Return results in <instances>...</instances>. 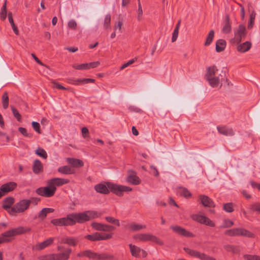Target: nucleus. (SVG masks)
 <instances>
[{"instance_id": "61", "label": "nucleus", "mask_w": 260, "mask_h": 260, "mask_svg": "<svg viewBox=\"0 0 260 260\" xmlns=\"http://www.w3.org/2000/svg\"><path fill=\"white\" fill-rule=\"evenodd\" d=\"M122 25V20H118L117 22H116L115 25H114V29L115 30H119V32H121V26Z\"/></svg>"}, {"instance_id": "56", "label": "nucleus", "mask_w": 260, "mask_h": 260, "mask_svg": "<svg viewBox=\"0 0 260 260\" xmlns=\"http://www.w3.org/2000/svg\"><path fill=\"white\" fill-rule=\"evenodd\" d=\"M11 110L14 117L17 119L18 121H20L21 119V116L18 110L13 106H11Z\"/></svg>"}, {"instance_id": "54", "label": "nucleus", "mask_w": 260, "mask_h": 260, "mask_svg": "<svg viewBox=\"0 0 260 260\" xmlns=\"http://www.w3.org/2000/svg\"><path fill=\"white\" fill-rule=\"evenodd\" d=\"M105 219L109 223L115 224L117 226L120 225L119 220L117 219L114 218V217L111 216H107L106 217Z\"/></svg>"}, {"instance_id": "14", "label": "nucleus", "mask_w": 260, "mask_h": 260, "mask_svg": "<svg viewBox=\"0 0 260 260\" xmlns=\"http://www.w3.org/2000/svg\"><path fill=\"white\" fill-rule=\"evenodd\" d=\"M70 182L68 179L54 178L48 180L47 184H50L53 187L60 186L63 184L68 183Z\"/></svg>"}, {"instance_id": "16", "label": "nucleus", "mask_w": 260, "mask_h": 260, "mask_svg": "<svg viewBox=\"0 0 260 260\" xmlns=\"http://www.w3.org/2000/svg\"><path fill=\"white\" fill-rule=\"evenodd\" d=\"M184 250L191 256L198 258L201 260H204L205 253L200 251L189 249L188 248L184 247Z\"/></svg>"}, {"instance_id": "5", "label": "nucleus", "mask_w": 260, "mask_h": 260, "mask_svg": "<svg viewBox=\"0 0 260 260\" xmlns=\"http://www.w3.org/2000/svg\"><path fill=\"white\" fill-rule=\"evenodd\" d=\"M71 225H75L76 223H83L87 221V215L85 212L80 213H72L69 214Z\"/></svg>"}, {"instance_id": "46", "label": "nucleus", "mask_w": 260, "mask_h": 260, "mask_svg": "<svg viewBox=\"0 0 260 260\" xmlns=\"http://www.w3.org/2000/svg\"><path fill=\"white\" fill-rule=\"evenodd\" d=\"M231 30V26L229 22V18H227L222 28V31L225 34H228Z\"/></svg>"}, {"instance_id": "58", "label": "nucleus", "mask_w": 260, "mask_h": 260, "mask_svg": "<svg viewBox=\"0 0 260 260\" xmlns=\"http://www.w3.org/2000/svg\"><path fill=\"white\" fill-rule=\"evenodd\" d=\"M68 26L70 28L75 30L77 28V24L75 20L72 19L68 22Z\"/></svg>"}, {"instance_id": "28", "label": "nucleus", "mask_w": 260, "mask_h": 260, "mask_svg": "<svg viewBox=\"0 0 260 260\" xmlns=\"http://www.w3.org/2000/svg\"><path fill=\"white\" fill-rule=\"evenodd\" d=\"M57 171L62 174L66 175L73 174L74 173V170L68 166H63L59 167L57 169Z\"/></svg>"}, {"instance_id": "15", "label": "nucleus", "mask_w": 260, "mask_h": 260, "mask_svg": "<svg viewBox=\"0 0 260 260\" xmlns=\"http://www.w3.org/2000/svg\"><path fill=\"white\" fill-rule=\"evenodd\" d=\"M17 184L14 182H9L8 183H5L2 185L0 188L1 191L3 192L4 196L6 194L9 192H11L14 190V189L16 187Z\"/></svg>"}, {"instance_id": "38", "label": "nucleus", "mask_w": 260, "mask_h": 260, "mask_svg": "<svg viewBox=\"0 0 260 260\" xmlns=\"http://www.w3.org/2000/svg\"><path fill=\"white\" fill-rule=\"evenodd\" d=\"M7 17V0H5L3 6L0 12V18L2 20H4Z\"/></svg>"}, {"instance_id": "53", "label": "nucleus", "mask_w": 260, "mask_h": 260, "mask_svg": "<svg viewBox=\"0 0 260 260\" xmlns=\"http://www.w3.org/2000/svg\"><path fill=\"white\" fill-rule=\"evenodd\" d=\"M243 257L245 260H260V256L257 255L245 254Z\"/></svg>"}, {"instance_id": "43", "label": "nucleus", "mask_w": 260, "mask_h": 260, "mask_svg": "<svg viewBox=\"0 0 260 260\" xmlns=\"http://www.w3.org/2000/svg\"><path fill=\"white\" fill-rule=\"evenodd\" d=\"M111 15L110 14H107L105 17L104 22V27L105 28L108 29L111 28Z\"/></svg>"}, {"instance_id": "51", "label": "nucleus", "mask_w": 260, "mask_h": 260, "mask_svg": "<svg viewBox=\"0 0 260 260\" xmlns=\"http://www.w3.org/2000/svg\"><path fill=\"white\" fill-rule=\"evenodd\" d=\"M234 225V222L229 219H224L223 224L220 225V228L224 229L230 228Z\"/></svg>"}, {"instance_id": "32", "label": "nucleus", "mask_w": 260, "mask_h": 260, "mask_svg": "<svg viewBox=\"0 0 260 260\" xmlns=\"http://www.w3.org/2000/svg\"><path fill=\"white\" fill-rule=\"evenodd\" d=\"M54 209L50 208H45L40 211L38 217L41 219H44L48 213H52Z\"/></svg>"}, {"instance_id": "25", "label": "nucleus", "mask_w": 260, "mask_h": 260, "mask_svg": "<svg viewBox=\"0 0 260 260\" xmlns=\"http://www.w3.org/2000/svg\"><path fill=\"white\" fill-rule=\"evenodd\" d=\"M14 202V199L12 197H7L3 201V208L6 210L9 213V211L11 209V206Z\"/></svg>"}, {"instance_id": "26", "label": "nucleus", "mask_w": 260, "mask_h": 260, "mask_svg": "<svg viewBox=\"0 0 260 260\" xmlns=\"http://www.w3.org/2000/svg\"><path fill=\"white\" fill-rule=\"evenodd\" d=\"M126 228L133 232H136L145 229L146 226L144 224H138L133 222L127 224Z\"/></svg>"}, {"instance_id": "47", "label": "nucleus", "mask_w": 260, "mask_h": 260, "mask_svg": "<svg viewBox=\"0 0 260 260\" xmlns=\"http://www.w3.org/2000/svg\"><path fill=\"white\" fill-rule=\"evenodd\" d=\"M36 154L45 159L47 157V154L46 151L43 148H39L36 149Z\"/></svg>"}, {"instance_id": "19", "label": "nucleus", "mask_w": 260, "mask_h": 260, "mask_svg": "<svg viewBox=\"0 0 260 260\" xmlns=\"http://www.w3.org/2000/svg\"><path fill=\"white\" fill-rule=\"evenodd\" d=\"M217 129L219 133L226 136H232L234 135L233 129L226 126H217Z\"/></svg>"}, {"instance_id": "2", "label": "nucleus", "mask_w": 260, "mask_h": 260, "mask_svg": "<svg viewBox=\"0 0 260 260\" xmlns=\"http://www.w3.org/2000/svg\"><path fill=\"white\" fill-rule=\"evenodd\" d=\"M217 71L218 70L215 66L209 67L206 75V79L208 80L210 85L213 88L217 87L223 79L224 76L221 74H219L217 76Z\"/></svg>"}, {"instance_id": "27", "label": "nucleus", "mask_w": 260, "mask_h": 260, "mask_svg": "<svg viewBox=\"0 0 260 260\" xmlns=\"http://www.w3.org/2000/svg\"><path fill=\"white\" fill-rule=\"evenodd\" d=\"M68 162L74 167L78 168L83 166L84 164L83 161L79 159L73 158H68Z\"/></svg>"}, {"instance_id": "7", "label": "nucleus", "mask_w": 260, "mask_h": 260, "mask_svg": "<svg viewBox=\"0 0 260 260\" xmlns=\"http://www.w3.org/2000/svg\"><path fill=\"white\" fill-rule=\"evenodd\" d=\"M234 38L233 41L235 43L239 44L243 38H244L246 35V30L245 26L243 24L239 25L237 29L234 30Z\"/></svg>"}, {"instance_id": "45", "label": "nucleus", "mask_w": 260, "mask_h": 260, "mask_svg": "<svg viewBox=\"0 0 260 260\" xmlns=\"http://www.w3.org/2000/svg\"><path fill=\"white\" fill-rule=\"evenodd\" d=\"M240 236H245L249 238L254 237L253 234L243 228H240Z\"/></svg>"}, {"instance_id": "12", "label": "nucleus", "mask_w": 260, "mask_h": 260, "mask_svg": "<svg viewBox=\"0 0 260 260\" xmlns=\"http://www.w3.org/2000/svg\"><path fill=\"white\" fill-rule=\"evenodd\" d=\"M110 187L112 188V191L119 196H121L122 192L123 191H130L132 190V188L130 187L115 184L111 185Z\"/></svg>"}, {"instance_id": "48", "label": "nucleus", "mask_w": 260, "mask_h": 260, "mask_svg": "<svg viewBox=\"0 0 260 260\" xmlns=\"http://www.w3.org/2000/svg\"><path fill=\"white\" fill-rule=\"evenodd\" d=\"M223 210L228 213H231L234 211V206L232 203H228L223 205Z\"/></svg>"}, {"instance_id": "33", "label": "nucleus", "mask_w": 260, "mask_h": 260, "mask_svg": "<svg viewBox=\"0 0 260 260\" xmlns=\"http://www.w3.org/2000/svg\"><path fill=\"white\" fill-rule=\"evenodd\" d=\"M224 234L230 236H240V228H235L226 230Z\"/></svg>"}, {"instance_id": "63", "label": "nucleus", "mask_w": 260, "mask_h": 260, "mask_svg": "<svg viewBox=\"0 0 260 260\" xmlns=\"http://www.w3.org/2000/svg\"><path fill=\"white\" fill-rule=\"evenodd\" d=\"M150 171L151 172V173L153 174L155 176L157 177L159 176V172L155 167L153 166H151Z\"/></svg>"}, {"instance_id": "50", "label": "nucleus", "mask_w": 260, "mask_h": 260, "mask_svg": "<svg viewBox=\"0 0 260 260\" xmlns=\"http://www.w3.org/2000/svg\"><path fill=\"white\" fill-rule=\"evenodd\" d=\"M138 8L137 11V19L138 21H141L143 19V10L141 6V3H138Z\"/></svg>"}, {"instance_id": "24", "label": "nucleus", "mask_w": 260, "mask_h": 260, "mask_svg": "<svg viewBox=\"0 0 260 260\" xmlns=\"http://www.w3.org/2000/svg\"><path fill=\"white\" fill-rule=\"evenodd\" d=\"M126 181L133 185H138L140 183L139 178L134 172L130 173L128 174L126 178Z\"/></svg>"}, {"instance_id": "60", "label": "nucleus", "mask_w": 260, "mask_h": 260, "mask_svg": "<svg viewBox=\"0 0 260 260\" xmlns=\"http://www.w3.org/2000/svg\"><path fill=\"white\" fill-rule=\"evenodd\" d=\"M19 131L24 136L27 137H31V135L27 133V131L26 128L22 127H20L18 128Z\"/></svg>"}, {"instance_id": "37", "label": "nucleus", "mask_w": 260, "mask_h": 260, "mask_svg": "<svg viewBox=\"0 0 260 260\" xmlns=\"http://www.w3.org/2000/svg\"><path fill=\"white\" fill-rule=\"evenodd\" d=\"M113 256L112 255L102 253H99L98 254V260H112L113 259Z\"/></svg>"}, {"instance_id": "41", "label": "nucleus", "mask_w": 260, "mask_h": 260, "mask_svg": "<svg viewBox=\"0 0 260 260\" xmlns=\"http://www.w3.org/2000/svg\"><path fill=\"white\" fill-rule=\"evenodd\" d=\"M2 102L3 108L5 109H7L9 106V96L7 92H4L3 94Z\"/></svg>"}, {"instance_id": "55", "label": "nucleus", "mask_w": 260, "mask_h": 260, "mask_svg": "<svg viewBox=\"0 0 260 260\" xmlns=\"http://www.w3.org/2000/svg\"><path fill=\"white\" fill-rule=\"evenodd\" d=\"M73 68L79 70H87L88 69V63L80 64H75L73 66Z\"/></svg>"}, {"instance_id": "10", "label": "nucleus", "mask_w": 260, "mask_h": 260, "mask_svg": "<svg viewBox=\"0 0 260 260\" xmlns=\"http://www.w3.org/2000/svg\"><path fill=\"white\" fill-rule=\"evenodd\" d=\"M51 222L56 226H72L69 214L65 217L53 219Z\"/></svg>"}, {"instance_id": "29", "label": "nucleus", "mask_w": 260, "mask_h": 260, "mask_svg": "<svg viewBox=\"0 0 260 260\" xmlns=\"http://www.w3.org/2000/svg\"><path fill=\"white\" fill-rule=\"evenodd\" d=\"M176 192L178 194L185 198H188L191 196L190 191L186 188L183 187H178L176 190Z\"/></svg>"}, {"instance_id": "21", "label": "nucleus", "mask_w": 260, "mask_h": 260, "mask_svg": "<svg viewBox=\"0 0 260 260\" xmlns=\"http://www.w3.org/2000/svg\"><path fill=\"white\" fill-rule=\"evenodd\" d=\"M54 241L53 238H50L44 241L38 243L36 245V249L38 250H41L51 245Z\"/></svg>"}, {"instance_id": "42", "label": "nucleus", "mask_w": 260, "mask_h": 260, "mask_svg": "<svg viewBox=\"0 0 260 260\" xmlns=\"http://www.w3.org/2000/svg\"><path fill=\"white\" fill-rule=\"evenodd\" d=\"M40 260H56L55 253H50L40 256Z\"/></svg>"}, {"instance_id": "3", "label": "nucleus", "mask_w": 260, "mask_h": 260, "mask_svg": "<svg viewBox=\"0 0 260 260\" xmlns=\"http://www.w3.org/2000/svg\"><path fill=\"white\" fill-rule=\"evenodd\" d=\"M135 239H138L143 242L151 241L162 246L164 245L163 241L157 237L150 234H139L134 236Z\"/></svg>"}, {"instance_id": "64", "label": "nucleus", "mask_w": 260, "mask_h": 260, "mask_svg": "<svg viewBox=\"0 0 260 260\" xmlns=\"http://www.w3.org/2000/svg\"><path fill=\"white\" fill-rule=\"evenodd\" d=\"M135 61L134 59H132L129 60L127 62L124 63L120 68V70H123L124 68H126L128 66L133 64Z\"/></svg>"}, {"instance_id": "34", "label": "nucleus", "mask_w": 260, "mask_h": 260, "mask_svg": "<svg viewBox=\"0 0 260 260\" xmlns=\"http://www.w3.org/2000/svg\"><path fill=\"white\" fill-rule=\"evenodd\" d=\"M85 213L87 215V221L92 219H94L100 217V215L95 211L88 210L86 211Z\"/></svg>"}, {"instance_id": "23", "label": "nucleus", "mask_w": 260, "mask_h": 260, "mask_svg": "<svg viewBox=\"0 0 260 260\" xmlns=\"http://www.w3.org/2000/svg\"><path fill=\"white\" fill-rule=\"evenodd\" d=\"M251 43L249 41H246L242 44H238L237 49L238 52L244 53L248 51L251 47Z\"/></svg>"}, {"instance_id": "20", "label": "nucleus", "mask_w": 260, "mask_h": 260, "mask_svg": "<svg viewBox=\"0 0 260 260\" xmlns=\"http://www.w3.org/2000/svg\"><path fill=\"white\" fill-rule=\"evenodd\" d=\"M200 201L203 206L208 207H214L215 204L213 201L208 196L205 195H200Z\"/></svg>"}, {"instance_id": "8", "label": "nucleus", "mask_w": 260, "mask_h": 260, "mask_svg": "<svg viewBox=\"0 0 260 260\" xmlns=\"http://www.w3.org/2000/svg\"><path fill=\"white\" fill-rule=\"evenodd\" d=\"M129 247L131 254L135 257H142L144 258L147 256V252L139 247L130 244H129Z\"/></svg>"}, {"instance_id": "18", "label": "nucleus", "mask_w": 260, "mask_h": 260, "mask_svg": "<svg viewBox=\"0 0 260 260\" xmlns=\"http://www.w3.org/2000/svg\"><path fill=\"white\" fill-rule=\"evenodd\" d=\"M78 241L73 237L63 236L59 238V243L67 244L70 246H76Z\"/></svg>"}, {"instance_id": "31", "label": "nucleus", "mask_w": 260, "mask_h": 260, "mask_svg": "<svg viewBox=\"0 0 260 260\" xmlns=\"http://www.w3.org/2000/svg\"><path fill=\"white\" fill-rule=\"evenodd\" d=\"M226 46V42L223 39H219L216 43V51L220 52L224 50Z\"/></svg>"}, {"instance_id": "40", "label": "nucleus", "mask_w": 260, "mask_h": 260, "mask_svg": "<svg viewBox=\"0 0 260 260\" xmlns=\"http://www.w3.org/2000/svg\"><path fill=\"white\" fill-rule=\"evenodd\" d=\"M214 37V31L213 30H211L209 31L207 38L206 41L205 42V46H209L212 43L213 38Z\"/></svg>"}, {"instance_id": "17", "label": "nucleus", "mask_w": 260, "mask_h": 260, "mask_svg": "<svg viewBox=\"0 0 260 260\" xmlns=\"http://www.w3.org/2000/svg\"><path fill=\"white\" fill-rule=\"evenodd\" d=\"M10 230L14 237L29 232L30 231V229L29 228L19 226L16 228L11 229Z\"/></svg>"}, {"instance_id": "11", "label": "nucleus", "mask_w": 260, "mask_h": 260, "mask_svg": "<svg viewBox=\"0 0 260 260\" xmlns=\"http://www.w3.org/2000/svg\"><path fill=\"white\" fill-rule=\"evenodd\" d=\"M112 184H114L109 182L106 183V184L99 183L95 185L94 188L97 192L103 194H108L109 192V189L112 190V188L110 187V185Z\"/></svg>"}, {"instance_id": "30", "label": "nucleus", "mask_w": 260, "mask_h": 260, "mask_svg": "<svg viewBox=\"0 0 260 260\" xmlns=\"http://www.w3.org/2000/svg\"><path fill=\"white\" fill-rule=\"evenodd\" d=\"M32 169L34 172L37 174L43 170V165L39 160L36 159L34 161Z\"/></svg>"}, {"instance_id": "49", "label": "nucleus", "mask_w": 260, "mask_h": 260, "mask_svg": "<svg viewBox=\"0 0 260 260\" xmlns=\"http://www.w3.org/2000/svg\"><path fill=\"white\" fill-rule=\"evenodd\" d=\"M255 17V13L252 12L250 15V19L248 24L247 27L248 29H251L253 27Z\"/></svg>"}, {"instance_id": "6", "label": "nucleus", "mask_w": 260, "mask_h": 260, "mask_svg": "<svg viewBox=\"0 0 260 260\" xmlns=\"http://www.w3.org/2000/svg\"><path fill=\"white\" fill-rule=\"evenodd\" d=\"M112 236L113 234L112 233L107 234L95 232L93 234L86 235L85 238L91 241H98L110 239Z\"/></svg>"}, {"instance_id": "4", "label": "nucleus", "mask_w": 260, "mask_h": 260, "mask_svg": "<svg viewBox=\"0 0 260 260\" xmlns=\"http://www.w3.org/2000/svg\"><path fill=\"white\" fill-rule=\"evenodd\" d=\"M56 190V187H53L50 184H47L46 187H41L37 188L36 193L41 196L50 198L54 196Z\"/></svg>"}, {"instance_id": "39", "label": "nucleus", "mask_w": 260, "mask_h": 260, "mask_svg": "<svg viewBox=\"0 0 260 260\" xmlns=\"http://www.w3.org/2000/svg\"><path fill=\"white\" fill-rule=\"evenodd\" d=\"M2 236L4 239L7 240L5 241L6 243L11 241L13 239V236L10 230L2 233Z\"/></svg>"}, {"instance_id": "22", "label": "nucleus", "mask_w": 260, "mask_h": 260, "mask_svg": "<svg viewBox=\"0 0 260 260\" xmlns=\"http://www.w3.org/2000/svg\"><path fill=\"white\" fill-rule=\"evenodd\" d=\"M72 252L71 248H67L64 251L55 253L56 260H68Z\"/></svg>"}, {"instance_id": "1", "label": "nucleus", "mask_w": 260, "mask_h": 260, "mask_svg": "<svg viewBox=\"0 0 260 260\" xmlns=\"http://www.w3.org/2000/svg\"><path fill=\"white\" fill-rule=\"evenodd\" d=\"M40 201V199L32 197L29 199H23L16 203L10 210L9 214L14 215L15 213H22L26 211L31 204L36 205Z\"/></svg>"}, {"instance_id": "52", "label": "nucleus", "mask_w": 260, "mask_h": 260, "mask_svg": "<svg viewBox=\"0 0 260 260\" xmlns=\"http://www.w3.org/2000/svg\"><path fill=\"white\" fill-rule=\"evenodd\" d=\"M115 229V227L112 225L106 224H103L102 226V230H101V231L109 232L114 230Z\"/></svg>"}, {"instance_id": "62", "label": "nucleus", "mask_w": 260, "mask_h": 260, "mask_svg": "<svg viewBox=\"0 0 260 260\" xmlns=\"http://www.w3.org/2000/svg\"><path fill=\"white\" fill-rule=\"evenodd\" d=\"M179 34V29H174L173 32L172 34V42H174L176 41Z\"/></svg>"}, {"instance_id": "44", "label": "nucleus", "mask_w": 260, "mask_h": 260, "mask_svg": "<svg viewBox=\"0 0 260 260\" xmlns=\"http://www.w3.org/2000/svg\"><path fill=\"white\" fill-rule=\"evenodd\" d=\"M250 209L253 212L260 214V203H253L250 205Z\"/></svg>"}, {"instance_id": "57", "label": "nucleus", "mask_w": 260, "mask_h": 260, "mask_svg": "<svg viewBox=\"0 0 260 260\" xmlns=\"http://www.w3.org/2000/svg\"><path fill=\"white\" fill-rule=\"evenodd\" d=\"M103 223L93 222L91 224V226L96 231H101Z\"/></svg>"}, {"instance_id": "35", "label": "nucleus", "mask_w": 260, "mask_h": 260, "mask_svg": "<svg viewBox=\"0 0 260 260\" xmlns=\"http://www.w3.org/2000/svg\"><path fill=\"white\" fill-rule=\"evenodd\" d=\"M83 254L85 257L93 259H97L98 253L94 252L90 250H87L83 251Z\"/></svg>"}, {"instance_id": "36", "label": "nucleus", "mask_w": 260, "mask_h": 260, "mask_svg": "<svg viewBox=\"0 0 260 260\" xmlns=\"http://www.w3.org/2000/svg\"><path fill=\"white\" fill-rule=\"evenodd\" d=\"M94 80L90 78H79L74 81L73 84H78L79 83H82V84H87L89 83H93Z\"/></svg>"}, {"instance_id": "59", "label": "nucleus", "mask_w": 260, "mask_h": 260, "mask_svg": "<svg viewBox=\"0 0 260 260\" xmlns=\"http://www.w3.org/2000/svg\"><path fill=\"white\" fill-rule=\"evenodd\" d=\"M31 124H32V126L36 132H37L39 134L41 133V131L40 130V125L39 123L36 122V121H33L32 122Z\"/></svg>"}, {"instance_id": "9", "label": "nucleus", "mask_w": 260, "mask_h": 260, "mask_svg": "<svg viewBox=\"0 0 260 260\" xmlns=\"http://www.w3.org/2000/svg\"><path fill=\"white\" fill-rule=\"evenodd\" d=\"M191 217L193 220L200 223L204 224L211 227L215 226L214 222L205 216L199 214H193L191 215Z\"/></svg>"}, {"instance_id": "13", "label": "nucleus", "mask_w": 260, "mask_h": 260, "mask_svg": "<svg viewBox=\"0 0 260 260\" xmlns=\"http://www.w3.org/2000/svg\"><path fill=\"white\" fill-rule=\"evenodd\" d=\"M170 228L173 231L179 235L186 237H194V235L191 232L178 225H171Z\"/></svg>"}]
</instances>
